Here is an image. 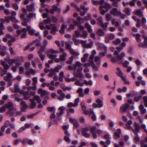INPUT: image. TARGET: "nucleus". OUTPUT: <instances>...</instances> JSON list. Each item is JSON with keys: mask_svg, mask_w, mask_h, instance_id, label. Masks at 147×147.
<instances>
[{"mask_svg": "<svg viewBox=\"0 0 147 147\" xmlns=\"http://www.w3.org/2000/svg\"><path fill=\"white\" fill-rule=\"evenodd\" d=\"M118 52L117 51H115L113 53L114 55H117L115 58H112L111 59L112 61L114 63L117 62L119 64H121L122 63L123 61V58L125 56V53L124 52H121L120 55H118Z\"/></svg>", "mask_w": 147, "mask_h": 147, "instance_id": "f257e3e1", "label": "nucleus"}, {"mask_svg": "<svg viewBox=\"0 0 147 147\" xmlns=\"http://www.w3.org/2000/svg\"><path fill=\"white\" fill-rule=\"evenodd\" d=\"M133 126L134 127V129L133 128L132 131L136 135H138V134L141 129V127L136 122H135L134 123Z\"/></svg>", "mask_w": 147, "mask_h": 147, "instance_id": "f03ea898", "label": "nucleus"}, {"mask_svg": "<svg viewBox=\"0 0 147 147\" xmlns=\"http://www.w3.org/2000/svg\"><path fill=\"white\" fill-rule=\"evenodd\" d=\"M110 13L114 16H119L121 14V11L118 10L117 8L115 7L110 11Z\"/></svg>", "mask_w": 147, "mask_h": 147, "instance_id": "7ed1b4c3", "label": "nucleus"}, {"mask_svg": "<svg viewBox=\"0 0 147 147\" xmlns=\"http://www.w3.org/2000/svg\"><path fill=\"white\" fill-rule=\"evenodd\" d=\"M16 63V66H19L21 64V63L24 61V59L22 56H18L15 58Z\"/></svg>", "mask_w": 147, "mask_h": 147, "instance_id": "20e7f679", "label": "nucleus"}, {"mask_svg": "<svg viewBox=\"0 0 147 147\" xmlns=\"http://www.w3.org/2000/svg\"><path fill=\"white\" fill-rule=\"evenodd\" d=\"M89 130V129L87 127L83 128L82 131L81 132L82 136L86 138H89L90 136V134L88 133Z\"/></svg>", "mask_w": 147, "mask_h": 147, "instance_id": "39448f33", "label": "nucleus"}, {"mask_svg": "<svg viewBox=\"0 0 147 147\" xmlns=\"http://www.w3.org/2000/svg\"><path fill=\"white\" fill-rule=\"evenodd\" d=\"M96 102L97 103H94L92 105L93 107L94 108H96L97 107L101 108L103 106L102 104V101L99 98L97 99L96 101Z\"/></svg>", "mask_w": 147, "mask_h": 147, "instance_id": "423d86ee", "label": "nucleus"}, {"mask_svg": "<svg viewBox=\"0 0 147 147\" xmlns=\"http://www.w3.org/2000/svg\"><path fill=\"white\" fill-rule=\"evenodd\" d=\"M97 20L99 22V25L102 28H107L108 23H105L104 24L102 22V18L101 17H99L97 19Z\"/></svg>", "mask_w": 147, "mask_h": 147, "instance_id": "0eeeda50", "label": "nucleus"}, {"mask_svg": "<svg viewBox=\"0 0 147 147\" xmlns=\"http://www.w3.org/2000/svg\"><path fill=\"white\" fill-rule=\"evenodd\" d=\"M142 37L144 39V43L142 44L141 43V44L138 45V46L143 48H147V37L145 35H143Z\"/></svg>", "mask_w": 147, "mask_h": 147, "instance_id": "6e6552de", "label": "nucleus"}, {"mask_svg": "<svg viewBox=\"0 0 147 147\" xmlns=\"http://www.w3.org/2000/svg\"><path fill=\"white\" fill-rule=\"evenodd\" d=\"M21 105L22 106L20 108L21 110L23 112H25L26 111V109L28 107V106L26 104V102L23 100L21 102Z\"/></svg>", "mask_w": 147, "mask_h": 147, "instance_id": "1a4fd4ad", "label": "nucleus"}, {"mask_svg": "<svg viewBox=\"0 0 147 147\" xmlns=\"http://www.w3.org/2000/svg\"><path fill=\"white\" fill-rule=\"evenodd\" d=\"M129 106V105L128 103L122 105L120 108V111L122 113L124 112L127 110Z\"/></svg>", "mask_w": 147, "mask_h": 147, "instance_id": "9d476101", "label": "nucleus"}, {"mask_svg": "<svg viewBox=\"0 0 147 147\" xmlns=\"http://www.w3.org/2000/svg\"><path fill=\"white\" fill-rule=\"evenodd\" d=\"M16 111V109L15 108L8 110L7 112V114L10 117L15 116Z\"/></svg>", "mask_w": 147, "mask_h": 147, "instance_id": "9b49d317", "label": "nucleus"}, {"mask_svg": "<svg viewBox=\"0 0 147 147\" xmlns=\"http://www.w3.org/2000/svg\"><path fill=\"white\" fill-rule=\"evenodd\" d=\"M31 103L29 105L30 109H34L36 108V102L34 99H30L29 100Z\"/></svg>", "mask_w": 147, "mask_h": 147, "instance_id": "f8f14e48", "label": "nucleus"}, {"mask_svg": "<svg viewBox=\"0 0 147 147\" xmlns=\"http://www.w3.org/2000/svg\"><path fill=\"white\" fill-rule=\"evenodd\" d=\"M73 75L74 77H78L80 79H82L84 77L81 72L78 71H77V73L74 71L73 72Z\"/></svg>", "mask_w": 147, "mask_h": 147, "instance_id": "ddd939ff", "label": "nucleus"}, {"mask_svg": "<svg viewBox=\"0 0 147 147\" xmlns=\"http://www.w3.org/2000/svg\"><path fill=\"white\" fill-rule=\"evenodd\" d=\"M51 30L50 31V33L53 34H55L56 32L58 31V30L55 24H51Z\"/></svg>", "mask_w": 147, "mask_h": 147, "instance_id": "4468645a", "label": "nucleus"}, {"mask_svg": "<svg viewBox=\"0 0 147 147\" xmlns=\"http://www.w3.org/2000/svg\"><path fill=\"white\" fill-rule=\"evenodd\" d=\"M100 7L103 8L105 9L107 11H108L109 9L112 8L111 5L107 3H105L104 5H100Z\"/></svg>", "mask_w": 147, "mask_h": 147, "instance_id": "2eb2a0df", "label": "nucleus"}, {"mask_svg": "<svg viewBox=\"0 0 147 147\" xmlns=\"http://www.w3.org/2000/svg\"><path fill=\"white\" fill-rule=\"evenodd\" d=\"M55 111H53V113H51L50 116V117L51 120L53 121L55 123H56V124H57V121H58L57 119H55L56 116L55 115Z\"/></svg>", "mask_w": 147, "mask_h": 147, "instance_id": "dca6fc26", "label": "nucleus"}, {"mask_svg": "<svg viewBox=\"0 0 147 147\" xmlns=\"http://www.w3.org/2000/svg\"><path fill=\"white\" fill-rule=\"evenodd\" d=\"M27 30L28 32V34L30 35H32L35 32V30L31 28L30 26H27L26 27Z\"/></svg>", "mask_w": 147, "mask_h": 147, "instance_id": "f3484780", "label": "nucleus"}, {"mask_svg": "<svg viewBox=\"0 0 147 147\" xmlns=\"http://www.w3.org/2000/svg\"><path fill=\"white\" fill-rule=\"evenodd\" d=\"M134 36L136 37V39L138 42V45L141 43V40L140 39L141 35L139 34H134Z\"/></svg>", "mask_w": 147, "mask_h": 147, "instance_id": "a211bd4d", "label": "nucleus"}, {"mask_svg": "<svg viewBox=\"0 0 147 147\" xmlns=\"http://www.w3.org/2000/svg\"><path fill=\"white\" fill-rule=\"evenodd\" d=\"M20 96L18 94H15L12 95V97L14 98L15 100L18 102H21L23 101L22 99L20 98Z\"/></svg>", "mask_w": 147, "mask_h": 147, "instance_id": "6ab92c4d", "label": "nucleus"}, {"mask_svg": "<svg viewBox=\"0 0 147 147\" xmlns=\"http://www.w3.org/2000/svg\"><path fill=\"white\" fill-rule=\"evenodd\" d=\"M5 105L6 109H8L9 110L14 108L13 104L11 102H8L7 104H5Z\"/></svg>", "mask_w": 147, "mask_h": 147, "instance_id": "aec40b11", "label": "nucleus"}, {"mask_svg": "<svg viewBox=\"0 0 147 147\" xmlns=\"http://www.w3.org/2000/svg\"><path fill=\"white\" fill-rule=\"evenodd\" d=\"M38 93L41 94V96L43 97L47 94V92L45 90H43L41 88H40L38 91Z\"/></svg>", "mask_w": 147, "mask_h": 147, "instance_id": "412c9836", "label": "nucleus"}, {"mask_svg": "<svg viewBox=\"0 0 147 147\" xmlns=\"http://www.w3.org/2000/svg\"><path fill=\"white\" fill-rule=\"evenodd\" d=\"M139 108L141 110L140 112L142 114H144L146 113V109L144 108V106L142 104L140 105L139 106Z\"/></svg>", "mask_w": 147, "mask_h": 147, "instance_id": "4be33fe9", "label": "nucleus"}, {"mask_svg": "<svg viewBox=\"0 0 147 147\" xmlns=\"http://www.w3.org/2000/svg\"><path fill=\"white\" fill-rule=\"evenodd\" d=\"M12 77V76L11 74L8 73L7 74V76L4 77V80L6 81H9L11 80Z\"/></svg>", "mask_w": 147, "mask_h": 147, "instance_id": "5701e85b", "label": "nucleus"}, {"mask_svg": "<svg viewBox=\"0 0 147 147\" xmlns=\"http://www.w3.org/2000/svg\"><path fill=\"white\" fill-rule=\"evenodd\" d=\"M83 89L81 87L78 88L76 92L78 94L79 96L80 97H83L84 96V94L83 92Z\"/></svg>", "mask_w": 147, "mask_h": 147, "instance_id": "b1692460", "label": "nucleus"}, {"mask_svg": "<svg viewBox=\"0 0 147 147\" xmlns=\"http://www.w3.org/2000/svg\"><path fill=\"white\" fill-rule=\"evenodd\" d=\"M1 64L4 67V69L5 70H7L10 68V66L7 64H6L4 61H1Z\"/></svg>", "mask_w": 147, "mask_h": 147, "instance_id": "393cba45", "label": "nucleus"}, {"mask_svg": "<svg viewBox=\"0 0 147 147\" xmlns=\"http://www.w3.org/2000/svg\"><path fill=\"white\" fill-rule=\"evenodd\" d=\"M137 95L136 92L134 90H132L129 93L126 94V96L127 97L129 96L133 97L134 96Z\"/></svg>", "mask_w": 147, "mask_h": 147, "instance_id": "a878e982", "label": "nucleus"}, {"mask_svg": "<svg viewBox=\"0 0 147 147\" xmlns=\"http://www.w3.org/2000/svg\"><path fill=\"white\" fill-rule=\"evenodd\" d=\"M85 27L87 29L89 33H91L92 31V30L91 28V26L88 22H86L85 24Z\"/></svg>", "mask_w": 147, "mask_h": 147, "instance_id": "bb28decb", "label": "nucleus"}, {"mask_svg": "<svg viewBox=\"0 0 147 147\" xmlns=\"http://www.w3.org/2000/svg\"><path fill=\"white\" fill-rule=\"evenodd\" d=\"M100 65H96L94 62L91 63V66L93 69V70L97 71L98 69V68L100 67Z\"/></svg>", "mask_w": 147, "mask_h": 147, "instance_id": "cd10ccee", "label": "nucleus"}, {"mask_svg": "<svg viewBox=\"0 0 147 147\" xmlns=\"http://www.w3.org/2000/svg\"><path fill=\"white\" fill-rule=\"evenodd\" d=\"M63 113L61 111L56 113V119L58 121H59L61 120V116Z\"/></svg>", "mask_w": 147, "mask_h": 147, "instance_id": "c85d7f7f", "label": "nucleus"}, {"mask_svg": "<svg viewBox=\"0 0 147 147\" xmlns=\"http://www.w3.org/2000/svg\"><path fill=\"white\" fill-rule=\"evenodd\" d=\"M47 54V56L50 59H53L55 58L57 56V55L55 53H50Z\"/></svg>", "mask_w": 147, "mask_h": 147, "instance_id": "c756f323", "label": "nucleus"}, {"mask_svg": "<svg viewBox=\"0 0 147 147\" xmlns=\"http://www.w3.org/2000/svg\"><path fill=\"white\" fill-rule=\"evenodd\" d=\"M82 64L79 61H77L72 66L73 67V69L75 70L77 67V66H81Z\"/></svg>", "mask_w": 147, "mask_h": 147, "instance_id": "7c9ffc66", "label": "nucleus"}, {"mask_svg": "<svg viewBox=\"0 0 147 147\" xmlns=\"http://www.w3.org/2000/svg\"><path fill=\"white\" fill-rule=\"evenodd\" d=\"M116 70L117 71V75L121 78L123 77V74L119 67H117Z\"/></svg>", "mask_w": 147, "mask_h": 147, "instance_id": "2f4dec72", "label": "nucleus"}, {"mask_svg": "<svg viewBox=\"0 0 147 147\" xmlns=\"http://www.w3.org/2000/svg\"><path fill=\"white\" fill-rule=\"evenodd\" d=\"M142 96L140 94H139L137 96H136V95L134 97V100L135 102H138L141 99Z\"/></svg>", "mask_w": 147, "mask_h": 147, "instance_id": "473e14b6", "label": "nucleus"}, {"mask_svg": "<svg viewBox=\"0 0 147 147\" xmlns=\"http://www.w3.org/2000/svg\"><path fill=\"white\" fill-rule=\"evenodd\" d=\"M96 33L98 35L100 36H103L105 34V32L104 31L101 29H98L96 32Z\"/></svg>", "mask_w": 147, "mask_h": 147, "instance_id": "72a5a7b5", "label": "nucleus"}, {"mask_svg": "<svg viewBox=\"0 0 147 147\" xmlns=\"http://www.w3.org/2000/svg\"><path fill=\"white\" fill-rule=\"evenodd\" d=\"M75 34H74L73 36V37L75 38L76 37H82V34L80 33V32L78 30H75Z\"/></svg>", "mask_w": 147, "mask_h": 147, "instance_id": "f704fd0d", "label": "nucleus"}, {"mask_svg": "<svg viewBox=\"0 0 147 147\" xmlns=\"http://www.w3.org/2000/svg\"><path fill=\"white\" fill-rule=\"evenodd\" d=\"M67 54L66 53H64L61 55L59 56V58L61 60L64 61L65 60V58L67 56Z\"/></svg>", "mask_w": 147, "mask_h": 147, "instance_id": "c9c22d12", "label": "nucleus"}, {"mask_svg": "<svg viewBox=\"0 0 147 147\" xmlns=\"http://www.w3.org/2000/svg\"><path fill=\"white\" fill-rule=\"evenodd\" d=\"M34 7V5L33 4H31L30 5L27 6V9L29 11H32Z\"/></svg>", "mask_w": 147, "mask_h": 147, "instance_id": "e433bc0d", "label": "nucleus"}, {"mask_svg": "<svg viewBox=\"0 0 147 147\" xmlns=\"http://www.w3.org/2000/svg\"><path fill=\"white\" fill-rule=\"evenodd\" d=\"M94 61L95 63H96V65H100V61L99 57L98 56H96L94 57Z\"/></svg>", "mask_w": 147, "mask_h": 147, "instance_id": "4c0bfd02", "label": "nucleus"}, {"mask_svg": "<svg viewBox=\"0 0 147 147\" xmlns=\"http://www.w3.org/2000/svg\"><path fill=\"white\" fill-rule=\"evenodd\" d=\"M110 1L112 2L111 5L112 6L117 7H118V1H117V0H110Z\"/></svg>", "mask_w": 147, "mask_h": 147, "instance_id": "58836bf2", "label": "nucleus"}, {"mask_svg": "<svg viewBox=\"0 0 147 147\" xmlns=\"http://www.w3.org/2000/svg\"><path fill=\"white\" fill-rule=\"evenodd\" d=\"M121 130L120 129H117L116 132L115 133V136L114 138H116L115 137L116 136L117 138H119L120 137V135L121 134Z\"/></svg>", "mask_w": 147, "mask_h": 147, "instance_id": "ea45409f", "label": "nucleus"}, {"mask_svg": "<svg viewBox=\"0 0 147 147\" xmlns=\"http://www.w3.org/2000/svg\"><path fill=\"white\" fill-rule=\"evenodd\" d=\"M69 52L71 55L75 56H78L80 54L78 52L75 51L73 49H71L69 50Z\"/></svg>", "mask_w": 147, "mask_h": 147, "instance_id": "a19ab883", "label": "nucleus"}, {"mask_svg": "<svg viewBox=\"0 0 147 147\" xmlns=\"http://www.w3.org/2000/svg\"><path fill=\"white\" fill-rule=\"evenodd\" d=\"M135 14L140 17H141L143 16V13L142 11L141 10L139 9L136 10Z\"/></svg>", "mask_w": 147, "mask_h": 147, "instance_id": "79ce46f5", "label": "nucleus"}, {"mask_svg": "<svg viewBox=\"0 0 147 147\" xmlns=\"http://www.w3.org/2000/svg\"><path fill=\"white\" fill-rule=\"evenodd\" d=\"M55 74H56L54 70V69H50V73L48 74V76L49 77H52Z\"/></svg>", "mask_w": 147, "mask_h": 147, "instance_id": "37998d69", "label": "nucleus"}, {"mask_svg": "<svg viewBox=\"0 0 147 147\" xmlns=\"http://www.w3.org/2000/svg\"><path fill=\"white\" fill-rule=\"evenodd\" d=\"M32 85L34 86H36V84L37 83V77H34L32 79Z\"/></svg>", "mask_w": 147, "mask_h": 147, "instance_id": "c03bdc74", "label": "nucleus"}, {"mask_svg": "<svg viewBox=\"0 0 147 147\" xmlns=\"http://www.w3.org/2000/svg\"><path fill=\"white\" fill-rule=\"evenodd\" d=\"M34 99L38 103H40L41 100L40 99V97L37 95H35L34 96Z\"/></svg>", "mask_w": 147, "mask_h": 147, "instance_id": "a18cd8bd", "label": "nucleus"}, {"mask_svg": "<svg viewBox=\"0 0 147 147\" xmlns=\"http://www.w3.org/2000/svg\"><path fill=\"white\" fill-rule=\"evenodd\" d=\"M140 145L141 147H147V144L143 140H141Z\"/></svg>", "mask_w": 147, "mask_h": 147, "instance_id": "49530a36", "label": "nucleus"}, {"mask_svg": "<svg viewBox=\"0 0 147 147\" xmlns=\"http://www.w3.org/2000/svg\"><path fill=\"white\" fill-rule=\"evenodd\" d=\"M14 87L15 89L14 92L19 93L20 90L19 86L17 84H16L14 85Z\"/></svg>", "mask_w": 147, "mask_h": 147, "instance_id": "de8ad7c7", "label": "nucleus"}, {"mask_svg": "<svg viewBox=\"0 0 147 147\" xmlns=\"http://www.w3.org/2000/svg\"><path fill=\"white\" fill-rule=\"evenodd\" d=\"M72 40L74 42V44L76 45H79L80 43L78 40L77 39L74 37H73Z\"/></svg>", "mask_w": 147, "mask_h": 147, "instance_id": "09e8293b", "label": "nucleus"}, {"mask_svg": "<svg viewBox=\"0 0 147 147\" xmlns=\"http://www.w3.org/2000/svg\"><path fill=\"white\" fill-rule=\"evenodd\" d=\"M121 40L120 39L117 38L115 40L113 41V43L115 45H117L121 42Z\"/></svg>", "mask_w": 147, "mask_h": 147, "instance_id": "8fccbe9b", "label": "nucleus"}, {"mask_svg": "<svg viewBox=\"0 0 147 147\" xmlns=\"http://www.w3.org/2000/svg\"><path fill=\"white\" fill-rule=\"evenodd\" d=\"M99 9L100 10V13L102 15H104L106 13L108 12L106 10H105L103 9V8H100V6L99 7Z\"/></svg>", "mask_w": 147, "mask_h": 147, "instance_id": "3c124183", "label": "nucleus"}, {"mask_svg": "<svg viewBox=\"0 0 147 147\" xmlns=\"http://www.w3.org/2000/svg\"><path fill=\"white\" fill-rule=\"evenodd\" d=\"M106 19L107 21L109 22L112 16L109 14L107 13L105 15Z\"/></svg>", "mask_w": 147, "mask_h": 147, "instance_id": "603ef678", "label": "nucleus"}, {"mask_svg": "<svg viewBox=\"0 0 147 147\" xmlns=\"http://www.w3.org/2000/svg\"><path fill=\"white\" fill-rule=\"evenodd\" d=\"M36 71H34L32 68L30 69L29 71H27L26 72V74L27 75H28L29 74H34L36 73Z\"/></svg>", "mask_w": 147, "mask_h": 147, "instance_id": "864d4df0", "label": "nucleus"}, {"mask_svg": "<svg viewBox=\"0 0 147 147\" xmlns=\"http://www.w3.org/2000/svg\"><path fill=\"white\" fill-rule=\"evenodd\" d=\"M91 15L89 13H88L87 16L84 17L83 20L85 21H88L91 19Z\"/></svg>", "mask_w": 147, "mask_h": 147, "instance_id": "5fc2aeb1", "label": "nucleus"}, {"mask_svg": "<svg viewBox=\"0 0 147 147\" xmlns=\"http://www.w3.org/2000/svg\"><path fill=\"white\" fill-rule=\"evenodd\" d=\"M98 48L99 49H103L104 51H106L107 50V48L104 45L102 44H100L99 45Z\"/></svg>", "mask_w": 147, "mask_h": 147, "instance_id": "6e6d98bb", "label": "nucleus"}, {"mask_svg": "<svg viewBox=\"0 0 147 147\" xmlns=\"http://www.w3.org/2000/svg\"><path fill=\"white\" fill-rule=\"evenodd\" d=\"M9 18H10L11 21L15 23H18L19 22V20L16 19L14 17L9 16Z\"/></svg>", "mask_w": 147, "mask_h": 147, "instance_id": "4d7b16f0", "label": "nucleus"}, {"mask_svg": "<svg viewBox=\"0 0 147 147\" xmlns=\"http://www.w3.org/2000/svg\"><path fill=\"white\" fill-rule=\"evenodd\" d=\"M93 42L92 41H90L89 43L86 44L85 48H91L92 46Z\"/></svg>", "mask_w": 147, "mask_h": 147, "instance_id": "13d9d810", "label": "nucleus"}, {"mask_svg": "<svg viewBox=\"0 0 147 147\" xmlns=\"http://www.w3.org/2000/svg\"><path fill=\"white\" fill-rule=\"evenodd\" d=\"M73 59L74 58L73 56H71V57L69 58V60L67 61H66V62L67 64H71L72 62Z\"/></svg>", "mask_w": 147, "mask_h": 147, "instance_id": "bf43d9fd", "label": "nucleus"}, {"mask_svg": "<svg viewBox=\"0 0 147 147\" xmlns=\"http://www.w3.org/2000/svg\"><path fill=\"white\" fill-rule=\"evenodd\" d=\"M70 136H65L63 138L64 140L69 143H70V140L69 138Z\"/></svg>", "mask_w": 147, "mask_h": 147, "instance_id": "052dcab7", "label": "nucleus"}, {"mask_svg": "<svg viewBox=\"0 0 147 147\" xmlns=\"http://www.w3.org/2000/svg\"><path fill=\"white\" fill-rule=\"evenodd\" d=\"M84 82L86 85H89L90 86H92V82L91 80H90L89 81H88L86 80H84Z\"/></svg>", "mask_w": 147, "mask_h": 147, "instance_id": "680f3d73", "label": "nucleus"}, {"mask_svg": "<svg viewBox=\"0 0 147 147\" xmlns=\"http://www.w3.org/2000/svg\"><path fill=\"white\" fill-rule=\"evenodd\" d=\"M124 12L128 16L131 15V11L129 8H125L124 10Z\"/></svg>", "mask_w": 147, "mask_h": 147, "instance_id": "e2e57ef3", "label": "nucleus"}, {"mask_svg": "<svg viewBox=\"0 0 147 147\" xmlns=\"http://www.w3.org/2000/svg\"><path fill=\"white\" fill-rule=\"evenodd\" d=\"M53 9L55 11H57L58 12H59L60 11L61 9H59L57 5H54L52 6Z\"/></svg>", "mask_w": 147, "mask_h": 147, "instance_id": "0e129e2a", "label": "nucleus"}, {"mask_svg": "<svg viewBox=\"0 0 147 147\" xmlns=\"http://www.w3.org/2000/svg\"><path fill=\"white\" fill-rule=\"evenodd\" d=\"M47 109L49 112H53L55 111V108L54 107H47Z\"/></svg>", "mask_w": 147, "mask_h": 147, "instance_id": "69168bd1", "label": "nucleus"}, {"mask_svg": "<svg viewBox=\"0 0 147 147\" xmlns=\"http://www.w3.org/2000/svg\"><path fill=\"white\" fill-rule=\"evenodd\" d=\"M45 49V47L43 46H41L38 52V53H42Z\"/></svg>", "mask_w": 147, "mask_h": 147, "instance_id": "338daca9", "label": "nucleus"}, {"mask_svg": "<svg viewBox=\"0 0 147 147\" xmlns=\"http://www.w3.org/2000/svg\"><path fill=\"white\" fill-rule=\"evenodd\" d=\"M143 99L144 103L145 106L147 107V96H144L143 97Z\"/></svg>", "mask_w": 147, "mask_h": 147, "instance_id": "774afa93", "label": "nucleus"}]
</instances>
